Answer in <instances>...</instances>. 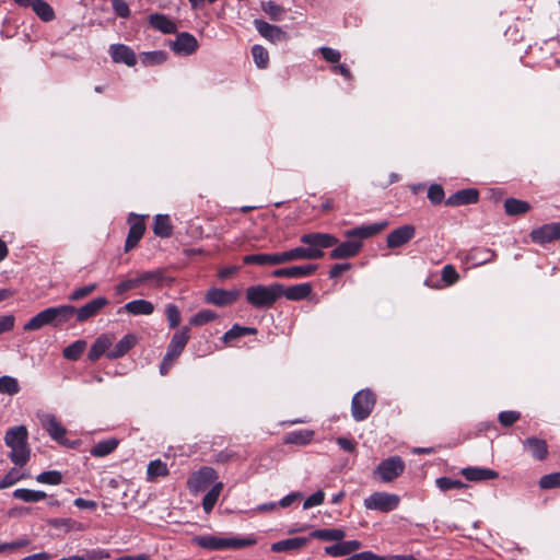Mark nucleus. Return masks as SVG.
Segmentation results:
<instances>
[{"mask_svg":"<svg viewBox=\"0 0 560 560\" xmlns=\"http://www.w3.org/2000/svg\"><path fill=\"white\" fill-rule=\"evenodd\" d=\"M256 334H257V329L254 327L240 326L238 324H235L232 326L231 329H229L223 335V341L228 343V342H231L241 337H244L247 335H256Z\"/></svg>","mask_w":560,"mask_h":560,"instance_id":"nucleus-43","label":"nucleus"},{"mask_svg":"<svg viewBox=\"0 0 560 560\" xmlns=\"http://www.w3.org/2000/svg\"><path fill=\"white\" fill-rule=\"evenodd\" d=\"M361 548V542L357 539L343 541H337V544L326 546L325 552L330 557H343L349 556L352 552Z\"/></svg>","mask_w":560,"mask_h":560,"instance_id":"nucleus-24","label":"nucleus"},{"mask_svg":"<svg viewBox=\"0 0 560 560\" xmlns=\"http://www.w3.org/2000/svg\"><path fill=\"white\" fill-rule=\"evenodd\" d=\"M254 26L265 39L272 44L287 43L289 40L288 33L278 25L270 24L260 19H255Z\"/></svg>","mask_w":560,"mask_h":560,"instance_id":"nucleus-8","label":"nucleus"},{"mask_svg":"<svg viewBox=\"0 0 560 560\" xmlns=\"http://www.w3.org/2000/svg\"><path fill=\"white\" fill-rule=\"evenodd\" d=\"M108 303L105 296H98L80 307L73 306L72 318L75 316L78 323H84L96 316Z\"/></svg>","mask_w":560,"mask_h":560,"instance_id":"nucleus-9","label":"nucleus"},{"mask_svg":"<svg viewBox=\"0 0 560 560\" xmlns=\"http://www.w3.org/2000/svg\"><path fill=\"white\" fill-rule=\"evenodd\" d=\"M72 312L73 305L69 304L47 307L25 323L23 329L33 331L42 329L44 326L61 327L72 319Z\"/></svg>","mask_w":560,"mask_h":560,"instance_id":"nucleus-2","label":"nucleus"},{"mask_svg":"<svg viewBox=\"0 0 560 560\" xmlns=\"http://www.w3.org/2000/svg\"><path fill=\"white\" fill-rule=\"evenodd\" d=\"M256 544L255 538H225L224 537V549H240L243 547L253 546Z\"/></svg>","mask_w":560,"mask_h":560,"instance_id":"nucleus-55","label":"nucleus"},{"mask_svg":"<svg viewBox=\"0 0 560 560\" xmlns=\"http://www.w3.org/2000/svg\"><path fill=\"white\" fill-rule=\"evenodd\" d=\"M319 51L323 58L329 63H338L340 61L341 54L337 49L330 47H320Z\"/></svg>","mask_w":560,"mask_h":560,"instance_id":"nucleus-63","label":"nucleus"},{"mask_svg":"<svg viewBox=\"0 0 560 560\" xmlns=\"http://www.w3.org/2000/svg\"><path fill=\"white\" fill-rule=\"evenodd\" d=\"M265 13L269 15L272 21H281L284 9L272 0L261 3Z\"/></svg>","mask_w":560,"mask_h":560,"instance_id":"nucleus-54","label":"nucleus"},{"mask_svg":"<svg viewBox=\"0 0 560 560\" xmlns=\"http://www.w3.org/2000/svg\"><path fill=\"white\" fill-rule=\"evenodd\" d=\"M521 418V413L514 410L501 411L498 420L503 427H511Z\"/></svg>","mask_w":560,"mask_h":560,"instance_id":"nucleus-60","label":"nucleus"},{"mask_svg":"<svg viewBox=\"0 0 560 560\" xmlns=\"http://www.w3.org/2000/svg\"><path fill=\"white\" fill-rule=\"evenodd\" d=\"M218 479V472L212 467H201L188 479V488L194 492L206 490Z\"/></svg>","mask_w":560,"mask_h":560,"instance_id":"nucleus-10","label":"nucleus"},{"mask_svg":"<svg viewBox=\"0 0 560 560\" xmlns=\"http://www.w3.org/2000/svg\"><path fill=\"white\" fill-rule=\"evenodd\" d=\"M36 481L44 485L57 486L62 482V475L58 470H47L38 474Z\"/></svg>","mask_w":560,"mask_h":560,"instance_id":"nucleus-50","label":"nucleus"},{"mask_svg":"<svg viewBox=\"0 0 560 560\" xmlns=\"http://www.w3.org/2000/svg\"><path fill=\"white\" fill-rule=\"evenodd\" d=\"M113 10L122 19H127L130 15L129 5L125 0H113Z\"/></svg>","mask_w":560,"mask_h":560,"instance_id":"nucleus-64","label":"nucleus"},{"mask_svg":"<svg viewBox=\"0 0 560 560\" xmlns=\"http://www.w3.org/2000/svg\"><path fill=\"white\" fill-rule=\"evenodd\" d=\"M312 292L311 283H299L288 288H284L283 284L280 283V292L279 299L284 296L289 301H302Z\"/></svg>","mask_w":560,"mask_h":560,"instance_id":"nucleus-22","label":"nucleus"},{"mask_svg":"<svg viewBox=\"0 0 560 560\" xmlns=\"http://www.w3.org/2000/svg\"><path fill=\"white\" fill-rule=\"evenodd\" d=\"M523 445L526 450H528L532 456L536 460H542L546 458L548 454V446L546 441L537 438H527L524 440Z\"/></svg>","mask_w":560,"mask_h":560,"instance_id":"nucleus-30","label":"nucleus"},{"mask_svg":"<svg viewBox=\"0 0 560 560\" xmlns=\"http://www.w3.org/2000/svg\"><path fill=\"white\" fill-rule=\"evenodd\" d=\"M479 198V191L475 188H466L460 189L450 196L445 200L446 206L455 207V206H464V205H471L476 203Z\"/></svg>","mask_w":560,"mask_h":560,"instance_id":"nucleus-23","label":"nucleus"},{"mask_svg":"<svg viewBox=\"0 0 560 560\" xmlns=\"http://www.w3.org/2000/svg\"><path fill=\"white\" fill-rule=\"evenodd\" d=\"M114 342V335L102 334L92 343L88 353V359L92 362H96L103 354L107 355L109 348Z\"/></svg>","mask_w":560,"mask_h":560,"instance_id":"nucleus-21","label":"nucleus"},{"mask_svg":"<svg viewBox=\"0 0 560 560\" xmlns=\"http://www.w3.org/2000/svg\"><path fill=\"white\" fill-rule=\"evenodd\" d=\"M136 343L137 337L133 334H127L107 352V358L109 360L119 359L127 354Z\"/></svg>","mask_w":560,"mask_h":560,"instance_id":"nucleus-26","label":"nucleus"},{"mask_svg":"<svg viewBox=\"0 0 560 560\" xmlns=\"http://www.w3.org/2000/svg\"><path fill=\"white\" fill-rule=\"evenodd\" d=\"M222 489H223V483L217 482L205 494V497L202 499V509L207 514H209L213 510L214 505L218 502V499L220 497Z\"/></svg>","mask_w":560,"mask_h":560,"instance_id":"nucleus-41","label":"nucleus"},{"mask_svg":"<svg viewBox=\"0 0 560 560\" xmlns=\"http://www.w3.org/2000/svg\"><path fill=\"white\" fill-rule=\"evenodd\" d=\"M444 189L439 184H432L428 189V199L433 205H439L444 199Z\"/></svg>","mask_w":560,"mask_h":560,"instance_id":"nucleus-59","label":"nucleus"},{"mask_svg":"<svg viewBox=\"0 0 560 560\" xmlns=\"http://www.w3.org/2000/svg\"><path fill=\"white\" fill-rule=\"evenodd\" d=\"M28 432L25 425L11 427L4 434V443L8 447L27 445Z\"/></svg>","mask_w":560,"mask_h":560,"instance_id":"nucleus-27","label":"nucleus"},{"mask_svg":"<svg viewBox=\"0 0 560 560\" xmlns=\"http://www.w3.org/2000/svg\"><path fill=\"white\" fill-rule=\"evenodd\" d=\"M140 59L144 66H156L166 61L167 54L163 50L144 51Z\"/></svg>","mask_w":560,"mask_h":560,"instance_id":"nucleus-47","label":"nucleus"},{"mask_svg":"<svg viewBox=\"0 0 560 560\" xmlns=\"http://www.w3.org/2000/svg\"><path fill=\"white\" fill-rule=\"evenodd\" d=\"M301 243L308 246L330 248L338 243V238L335 235L328 233H306L300 237Z\"/></svg>","mask_w":560,"mask_h":560,"instance_id":"nucleus-20","label":"nucleus"},{"mask_svg":"<svg viewBox=\"0 0 560 560\" xmlns=\"http://www.w3.org/2000/svg\"><path fill=\"white\" fill-rule=\"evenodd\" d=\"M127 313L139 316V315H151L154 311L152 302L147 300H133L126 303L122 307Z\"/></svg>","mask_w":560,"mask_h":560,"instance_id":"nucleus-31","label":"nucleus"},{"mask_svg":"<svg viewBox=\"0 0 560 560\" xmlns=\"http://www.w3.org/2000/svg\"><path fill=\"white\" fill-rule=\"evenodd\" d=\"M317 270V265L308 264L304 266H292L278 268L271 272L275 278L300 279L313 275Z\"/></svg>","mask_w":560,"mask_h":560,"instance_id":"nucleus-17","label":"nucleus"},{"mask_svg":"<svg viewBox=\"0 0 560 560\" xmlns=\"http://www.w3.org/2000/svg\"><path fill=\"white\" fill-rule=\"evenodd\" d=\"M280 283L269 285L256 284L246 289V301L253 307L266 310L273 306L279 299Z\"/></svg>","mask_w":560,"mask_h":560,"instance_id":"nucleus-3","label":"nucleus"},{"mask_svg":"<svg viewBox=\"0 0 560 560\" xmlns=\"http://www.w3.org/2000/svg\"><path fill=\"white\" fill-rule=\"evenodd\" d=\"M128 223L130 224V229L125 242L126 252L135 248L138 245L145 231V224L143 221V217L141 215L130 213L128 218Z\"/></svg>","mask_w":560,"mask_h":560,"instance_id":"nucleus-12","label":"nucleus"},{"mask_svg":"<svg viewBox=\"0 0 560 560\" xmlns=\"http://www.w3.org/2000/svg\"><path fill=\"white\" fill-rule=\"evenodd\" d=\"M11 452L9 453L10 460L16 466H24L28 463L31 458V448L27 445H19L11 446Z\"/></svg>","mask_w":560,"mask_h":560,"instance_id":"nucleus-38","label":"nucleus"},{"mask_svg":"<svg viewBox=\"0 0 560 560\" xmlns=\"http://www.w3.org/2000/svg\"><path fill=\"white\" fill-rule=\"evenodd\" d=\"M252 56L255 65L259 69H266L269 63V54L265 47L261 45H254L252 47Z\"/></svg>","mask_w":560,"mask_h":560,"instance_id":"nucleus-48","label":"nucleus"},{"mask_svg":"<svg viewBox=\"0 0 560 560\" xmlns=\"http://www.w3.org/2000/svg\"><path fill=\"white\" fill-rule=\"evenodd\" d=\"M400 498L395 493L373 492L364 499V508L371 511H380L388 513L396 510L399 505Z\"/></svg>","mask_w":560,"mask_h":560,"instance_id":"nucleus-7","label":"nucleus"},{"mask_svg":"<svg viewBox=\"0 0 560 560\" xmlns=\"http://www.w3.org/2000/svg\"><path fill=\"white\" fill-rule=\"evenodd\" d=\"M298 260V248H291L282 253L272 254H250L243 257L245 265H280L289 261Z\"/></svg>","mask_w":560,"mask_h":560,"instance_id":"nucleus-4","label":"nucleus"},{"mask_svg":"<svg viewBox=\"0 0 560 560\" xmlns=\"http://www.w3.org/2000/svg\"><path fill=\"white\" fill-rule=\"evenodd\" d=\"M118 443V440L115 438L102 440L91 448L90 453L94 457H105L117 448Z\"/></svg>","mask_w":560,"mask_h":560,"instance_id":"nucleus-40","label":"nucleus"},{"mask_svg":"<svg viewBox=\"0 0 560 560\" xmlns=\"http://www.w3.org/2000/svg\"><path fill=\"white\" fill-rule=\"evenodd\" d=\"M310 541L308 537H293L283 540L276 541L271 545V551L273 552H287L291 550H298L304 547Z\"/></svg>","mask_w":560,"mask_h":560,"instance_id":"nucleus-28","label":"nucleus"},{"mask_svg":"<svg viewBox=\"0 0 560 560\" xmlns=\"http://www.w3.org/2000/svg\"><path fill=\"white\" fill-rule=\"evenodd\" d=\"M168 475V468L165 463L161 459L151 460L147 468L148 480H154L159 477H165Z\"/></svg>","mask_w":560,"mask_h":560,"instance_id":"nucleus-46","label":"nucleus"},{"mask_svg":"<svg viewBox=\"0 0 560 560\" xmlns=\"http://www.w3.org/2000/svg\"><path fill=\"white\" fill-rule=\"evenodd\" d=\"M346 536L343 529L340 528H322L315 529L310 534L308 538H316L323 541H341Z\"/></svg>","mask_w":560,"mask_h":560,"instance_id":"nucleus-34","label":"nucleus"},{"mask_svg":"<svg viewBox=\"0 0 560 560\" xmlns=\"http://www.w3.org/2000/svg\"><path fill=\"white\" fill-rule=\"evenodd\" d=\"M96 288V283H90L88 285L78 288L73 292H71V294L68 296V300L71 302L80 301L90 295L92 292H94Z\"/></svg>","mask_w":560,"mask_h":560,"instance_id":"nucleus-57","label":"nucleus"},{"mask_svg":"<svg viewBox=\"0 0 560 560\" xmlns=\"http://www.w3.org/2000/svg\"><path fill=\"white\" fill-rule=\"evenodd\" d=\"M137 277H138L139 285L150 283L155 287H161L164 283V281L166 280V277L162 269L142 271V272L138 273Z\"/></svg>","mask_w":560,"mask_h":560,"instance_id":"nucleus-37","label":"nucleus"},{"mask_svg":"<svg viewBox=\"0 0 560 560\" xmlns=\"http://www.w3.org/2000/svg\"><path fill=\"white\" fill-rule=\"evenodd\" d=\"M20 390L21 387L18 378L10 375H3L0 377V394L14 396L19 394Z\"/></svg>","mask_w":560,"mask_h":560,"instance_id":"nucleus-45","label":"nucleus"},{"mask_svg":"<svg viewBox=\"0 0 560 560\" xmlns=\"http://www.w3.org/2000/svg\"><path fill=\"white\" fill-rule=\"evenodd\" d=\"M153 233L162 238L170 237L173 233L170 217L167 214H156L153 223Z\"/></svg>","mask_w":560,"mask_h":560,"instance_id":"nucleus-35","label":"nucleus"},{"mask_svg":"<svg viewBox=\"0 0 560 560\" xmlns=\"http://www.w3.org/2000/svg\"><path fill=\"white\" fill-rule=\"evenodd\" d=\"M324 500H325L324 491L317 490L316 492H314L313 494H311L310 497H307L305 499V501L303 502V509L308 510L313 506L320 505L324 502Z\"/></svg>","mask_w":560,"mask_h":560,"instance_id":"nucleus-62","label":"nucleus"},{"mask_svg":"<svg viewBox=\"0 0 560 560\" xmlns=\"http://www.w3.org/2000/svg\"><path fill=\"white\" fill-rule=\"evenodd\" d=\"M460 475L468 481H486L498 478V471L486 467H465L460 470Z\"/></svg>","mask_w":560,"mask_h":560,"instance_id":"nucleus-25","label":"nucleus"},{"mask_svg":"<svg viewBox=\"0 0 560 560\" xmlns=\"http://www.w3.org/2000/svg\"><path fill=\"white\" fill-rule=\"evenodd\" d=\"M376 402V397L371 389L359 390L352 397L351 415L358 422L369 418Z\"/></svg>","mask_w":560,"mask_h":560,"instance_id":"nucleus-5","label":"nucleus"},{"mask_svg":"<svg viewBox=\"0 0 560 560\" xmlns=\"http://www.w3.org/2000/svg\"><path fill=\"white\" fill-rule=\"evenodd\" d=\"M388 225L387 221L374 222L370 224H362L353 229L347 230L345 236L348 238L345 242L337 243L332 246L329 253L330 259H347L357 256L362 247L363 240L373 237L385 230Z\"/></svg>","mask_w":560,"mask_h":560,"instance_id":"nucleus-1","label":"nucleus"},{"mask_svg":"<svg viewBox=\"0 0 560 560\" xmlns=\"http://www.w3.org/2000/svg\"><path fill=\"white\" fill-rule=\"evenodd\" d=\"M441 275H442V280L447 285L455 284L458 281V278H459L458 272L456 271V269H455V267L453 265H445L442 268Z\"/></svg>","mask_w":560,"mask_h":560,"instance_id":"nucleus-58","label":"nucleus"},{"mask_svg":"<svg viewBox=\"0 0 560 560\" xmlns=\"http://www.w3.org/2000/svg\"><path fill=\"white\" fill-rule=\"evenodd\" d=\"M532 241L537 244H547L560 238V222L544 224L534 229L529 234Z\"/></svg>","mask_w":560,"mask_h":560,"instance_id":"nucleus-16","label":"nucleus"},{"mask_svg":"<svg viewBox=\"0 0 560 560\" xmlns=\"http://www.w3.org/2000/svg\"><path fill=\"white\" fill-rule=\"evenodd\" d=\"M86 348V341L83 339L75 340L62 350V355L70 361H77L83 354Z\"/></svg>","mask_w":560,"mask_h":560,"instance_id":"nucleus-44","label":"nucleus"},{"mask_svg":"<svg viewBox=\"0 0 560 560\" xmlns=\"http://www.w3.org/2000/svg\"><path fill=\"white\" fill-rule=\"evenodd\" d=\"M539 487L546 490L560 488V471L542 476L539 479Z\"/></svg>","mask_w":560,"mask_h":560,"instance_id":"nucleus-56","label":"nucleus"},{"mask_svg":"<svg viewBox=\"0 0 560 560\" xmlns=\"http://www.w3.org/2000/svg\"><path fill=\"white\" fill-rule=\"evenodd\" d=\"M12 497L26 503H35L44 500L47 494L42 490L19 488L13 491Z\"/></svg>","mask_w":560,"mask_h":560,"instance_id":"nucleus-36","label":"nucleus"},{"mask_svg":"<svg viewBox=\"0 0 560 560\" xmlns=\"http://www.w3.org/2000/svg\"><path fill=\"white\" fill-rule=\"evenodd\" d=\"M35 12V14L43 22H50L55 19V11L52 7L45 0H32L30 4Z\"/></svg>","mask_w":560,"mask_h":560,"instance_id":"nucleus-39","label":"nucleus"},{"mask_svg":"<svg viewBox=\"0 0 560 560\" xmlns=\"http://www.w3.org/2000/svg\"><path fill=\"white\" fill-rule=\"evenodd\" d=\"M109 56L116 63H125L128 67H133L137 63L135 51L125 44H113L108 49Z\"/></svg>","mask_w":560,"mask_h":560,"instance_id":"nucleus-18","label":"nucleus"},{"mask_svg":"<svg viewBox=\"0 0 560 560\" xmlns=\"http://www.w3.org/2000/svg\"><path fill=\"white\" fill-rule=\"evenodd\" d=\"M416 228L412 224H405L393 230L386 237V245L388 248L394 249L406 245L413 238Z\"/></svg>","mask_w":560,"mask_h":560,"instance_id":"nucleus-15","label":"nucleus"},{"mask_svg":"<svg viewBox=\"0 0 560 560\" xmlns=\"http://www.w3.org/2000/svg\"><path fill=\"white\" fill-rule=\"evenodd\" d=\"M237 289L224 290L221 288H211L206 294V301L217 306H226L233 304L240 296Z\"/></svg>","mask_w":560,"mask_h":560,"instance_id":"nucleus-13","label":"nucleus"},{"mask_svg":"<svg viewBox=\"0 0 560 560\" xmlns=\"http://www.w3.org/2000/svg\"><path fill=\"white\" fill-rule=\"evenodd\" d=\"M217 317L218 315L213 311L201 310L190 317L189 324L192 326H203L214 320Z\"/></svg>","mask_w":560,"mask_h":560,"instance_id":"nucleus-51","label":"nucleus"},{"mask_svg":"<svg viewBox=\"0 0 560 560\" xmlns=\"http://www.w3.org/2000/svg\"><path fill=\"white\" fill-rule=\"evenodd\" d=\"M192 542L203 549L208 550H223L224 537H217L213 535H202L192 538Z\"/></svg>","mask_w":560,"mask_h":560,"instance_id":"nucleus-33","label":"nucleus"},{"mask_svg":"<svg viewBox=\"0 0 560 560\" xmlns=\"http://www.w3.org/2000/svg\"><path fill=\"white\" fill-rule=\"evenodd\" d=\"M198 46L197 38L188 32L178 33L175 40L171 42L172 50L175 54L183 56L192 55L197 50Z\"/></svg>","mask_w":560,"mask_h":560,"instance_id":"nucleus-14","label":"nucleus"},{"mask_svg":"<svg viewBox=\"0 0 560 560\" xmlns=\"http://www.w3.org/2000/svg\"><path fill=\"white\" fill-rule=\"evenodd\" d=\"M166 317L171 328H176L180 323V312L175 304L166 305Z\"/></svg>","mask_w":560,"mask_h":560,"instance_id":"nucleus-61","label":"nucleus"},{"mask_svg":"<svg viewBox=\"0 0 560 560\" xmlns=\"http://www.w3.org/2000/svg\"><path fill=\"white\" fill-rule=\"evenodd\" d=\"M150 25L163 34H174L177 31L176 24L166 15L153 13L149 16Z\"/></svg>","mask_w":560,"mask_h":560,"instance_id":"nucleus-29","label":"nucleus"},{"mask_svg":"<svg viewBox=\"0 0 560 560\" xmlns=\"http://www.w3.org/2000/svg\"><path fill=\"white\" fill-rule=\"evenodd\" d=\"M298 248V260L302 259H320L324 257V252L322 247H296Z\"/></svg>","mask_w":560,"mask_h":560,"instance_id":"nucleus-53","label":"nucleus"},{"mask_svg":"<svg viewBox=\"0 0 560 560\" xmlns=\"http://www.w3.org/2000/svg\"><path fill=\"white\" fill-rule=\"evenodd\" d=\"M313 438H314L313 430L302 429V430L288 432L284 435L283 441L285 444H294V445L303 446V445L310 444L311 441L313 440Z\"/></svg>","mask_w":560,"mask_h":560,"instance_id":"nucleus-32","label":"nucleus"},{"mask_svg":"<svg viewBox=\"0 0 560 560\" xmlns=\"http://www.w3.org/2000/svg\"><path fill=\"white\" fill-rule=\"evenodd\" d=\"M25 475L20 472L16 468H11L1 479H0V490L7 489L24 479Z\"/></svg>","mask_w":560,"mask_h":560,"instance_id":"nucleus-52","label":"nucleus"},{"mask_svg":"<svg viewBox=\"0 0 560 560\" xmlns=\"http://www.w3.org/2000/svg\"><path fill=\"white\" fill-rule=\"evenodd\" d=\"M189 338L190 329L188 326H184L180 330L175 332L166 350L167 358L177 359L184 351Z\"/></svg>","mask_w":560,"mask_h":560,"instance_id":"nucleus-19","label":"nucleus"},{"mask_svg":"<svg viewBox=\"0 0 560 560\" xmlns=\"http://www.w3.org/2000/svg\"><path fill=\"white\" fill-rule=\"evenodd\" d=\"M405 462L400 456H390L380 462L373 471L375 478L382 482H392L405 471Z\"/></svg>","mask_w":560,"mask_h":560,"instance_id":"nucleus-6","label":"nucleus"},{"mask_svg":"<svg viewBox=\"0 0 560 560\" xmlns=\"http://www.w3.org/2000/svg\"><path fill=\"white\" fill-rule=\"evenodd\" d=\"M436 487L442 491L446 492L453 489H465L467 485L459 479H452L450 477H440L435 480Z\"/></svg>","mask_w":560,"mask_h":560,"instance_id":"nucleus-49","label":"nucleus"},{"mask_svg":"<svg viewBox=\"0 0 560 560\" xmlns=\"http://www.w3.org/2000/svg\"><path fill=\"white\" fill-rule=\"evenodd\" d=\"M504 209L509 215H520L526 213L530 206L527 201L509 198L504 201Z\"/></svg>","mask_w":560,"mask_h":560,"instance_id":"nucleus-42","label":"nucleus"},{"mask_svg":"<svg viewBox=\"0 0 560 560\" xmlns=\"http://www.w3.org/2000/svg\"><path fill=\"white\" fill-rule=\"evenodd\" d=\"M43 428L47 431L49 436L58 444L70 446V442L66 439L67 430L52 413H47L42 419Z\"/></svg>","mask_w":560,"mask_h":560,"instance_id":"nucleus-11","label":"nucleus"}]
</instances>
